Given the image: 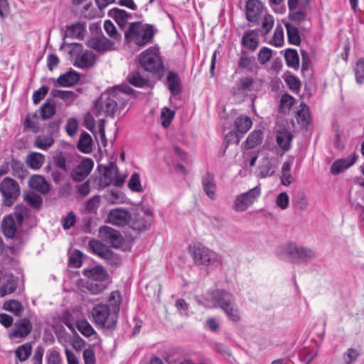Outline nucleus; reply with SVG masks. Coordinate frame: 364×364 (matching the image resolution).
<instances>
[{
    "mask_svg": "<svg viewBox=\"0 0 364 364\" xmlns=\"http://www.w3.org/2000/svg\"><path fill=\"white\" fill-rule=\"evenodd\" d=\"M297 121L299 123L306 125L309 122L310 114L307 105L301 102L297 111Z\"/></svg>",
    "mask_w": 364,
    "mask_h": 364,
    "instance_id": "obj_49",
    "label": "nucleus"
},
{
    "mask_svg": "<svg viewBox=\"0 0 364 364\" xmlns=\"http://www.w3.org/2000/svg\"><path fill=\"white\" fill-rule=\"evenodd\" d=\"M100 204V197L96 195L91 198L85 204V210L88 213H96Z\"/></svg>",
    "mask_w": 364,
    "mask_h": 364,
    "instance_id": "obj_64",
    "label": "nucleus"
},
{
    "mask_svg": "<svg viewBox=\"0 0 364 364\" xmlns=\"http://www.w3.org/2000/svg\"><path fill=\"white\" fill-rule=\"evenodd\" d=\"M47 364H63L60 353L55 349L49 350L46 355Z\"/></svg>",
    "mask_w": 364,
    "mask_h": 364,
    "instance_id": "obj_59",
    "label": "nucleus"
},
{
    "mask_svg": "<svg viewBox=\"0 0 364 364\" xmlns=\"http://www.w3.org/2000/svg\"><path fill=\"white\" fill-rule=\"evenodd\" d=\"M284 26L287 29L289 43L299 46L301 43L299 29L290 23H285Z\"/></svg>",
    "mask_w": 364,
    "mask_h": 364,
    "instance_id": "obj_39",
    "label": "nucleus"
},
{
    "mask_svg": "<svg viewBox=\"0 0 364 364\" xmlns=\"http://www.w3.org/2000/svg\"><path fill=\"white\" fill-rule=\"evenodd\" d=\"M155 33L156 29L153 26L134 22L129 26L124 38L127 43L143 47L152 42Z\"/></svg>",
    "mask_w": 364,
    "mask_h": 364,
    "instance_id": "obj_3",
    "label": "nucleus"
},
{
    "mask_svg": "<svg viewBox=\"0 0 364 364\" xmlns=\"http://www.w3.org/2000/svg\"><path fill=\"white\" fill-rule=\"evenodd\" d=\"M295 99L289 94L282 96L279 105V112L282 113L288 112L294 105Z\"/></svg>",
    "mask_w": 364,
    "mask_h": 364,
    "instance_id": "obj_50",
    "label": "nucleus"
},
{
    "mask_svg": "<svg viewBox=\"0 0 364 364\" xmlns=\"http://www.w3.org/2000/svg\"><path fill=\"white\" fill-rule=\"evenodd\" d=\"M54 141L53 136L51 134L38 135L35 138L34 146L46 151L53 146Z\"/></svg>",
    "mask_w": 364,
    "mask_h": 364,
    "instance_id": "obj_38",
    "label": "nucleus"
},
{
    "mask_svg": "<svg viewBox=\"0 0 364 364\" xmlns=\"http://www.w3.org/2000/svg\"><path fill=\"white\" fill-rule=\"evenodd\" d=\"M254 83L255 81L252 77H242L237 82V90L242 92L251 91L252 90Z\"/></svg>",
    "mask_w": 364,
    "mask_h": 364,
    "instance_id": "obj_54",
    "label": "nucleus"
},
{
    "mask_svg": "<svg viewBox=\"0 0 364 364\" xmlns=\"http://www.w3.org/2000/svg\"><path fill=\"white\" fill-rule=\"evenodd\" d=\"M108 15L115 20L120 28H123L126 26L129 18V15L126 11L117 8L109 10Z\"/></svg>",
    "mask_w": 364,
    "mask_h": 364,
    "instance_id": "obj_33",
    "label": "nucleus"
},
{
    "mask_svg": "<svg viewBox=\"0 0 364 364\" xmlns=\"http://www.w3.org/2000/svg\"><path fill=\"white\" fill-rule=\"evenodd\" d=\"M259 176L262 178L271 176L274 173V166L268 159H265L258 168Z\"/></svg>",
    "mask_w": 364,
    "mask_h": 364,
    "instance_id": "obj_42",
    "label": "nucleus"
},
{
    "mask_svg": "<svg viewBox=\"0 0 364 364\" xmlns=\"http://www.w3.org/2000/svg\"><path fill=\"white\" fill-rule=\"evenodd\" d=\"M50 95L53 97H58L61 99L68 106L72 105L78 97L76 92L57 89H53L50 91Z\"/></svg>",
    "mask_w": 364,
    "mask_h": 364,
    "instance_id": "obj_29",
    "label": "nucleus"
},
{
    "mask_svg": "<svg viewBox=\"0 0 364 364\" xmlns=\"http://www.w3.org/2000/svg\"><path fill=\"white\" fill-rule=\"evenodd\" d=\"M77 330L85 337L98 338L97 332L87 320L78 321L76 324Z\"/></svg>",
    "mask_w": 364,
    "mask_h": 364,
    "instance_id": "obj_40",
    "label": "nucleus"
},
{
    "mask_svg": "<svg viewBox=\"0 0 364 364\" xmlns=\"http://www.w3.org/2000/svg\"><path fill=\"white\" fill-rule=\"evenodd\" d=\"M166 85L173 95H178L182 92V84L179 75L173 72L169 71L166 77Z\"/></svg>",
    "mask_w": 364,
    "mask_h": 364,
    "instance_id": "obj_21",
    "label": "nucleus"
},
{
    "mask_svg": "<svg viewBox=\"0 0 364 364\" xmlns=\"http://www.w3.org/2000/svg\"><path fill=\"white\" fill-rule=\"evenodd\" d=\"M95 62V55L91 50H85L78 53L75 58L74 65L82 69L92 67Z\"/></svg>",
    "mask_w": 364,
    "mask_h": 364,
    "instance_id": "obj_20",
    "label": "nucleus"
},
{
    "mask_svg": "<svg viewBox=\"0 0 364 364\" xmlns=\"http://www.w3.org/2000/svg\"><path fill=\"white\" fill-rule=\"evenodd\" d=\"M85 27L80 23L67 27L66 36L73 38L81 39L84 36Z\"/></svg>",
    "mask_w": 364,
    "mask_h": 364,
    "instance_id": "obj_41",
    "label": "nucleus"
},
{
    "mask_svg": "<svg viewBox=\"0 0 364 364\" xmlns=\"http://www.w3.org/2000/svg\"><path fill=\"white\" fill-rule=\"evenodd\" d=\"M264 6L259 0H247L245 6L246 18L248 21L256 23L260 18Z\"/></svg>",
    "mask_w": 364,
    "mask_h": 364,
    "instance_id": "obj_17",
    "label": "nucleus"
},
{
    "mask_svg": "<svg viewBox=\"0 0 364 364\" xmlns=\"http://www.w3.org/2000/svg\"><path fill=\"white\" fill-rule=\"evenodd\" d=\"M121 301L120 293L115 291L110 294L107 304L95 305L91 311L94 323L102 328L114 329L117 327Z\"/></svg>",
    "mask_w": 364,
    "mask_h": 364,
    "instance_id": "obj_2",
    "label": "nucleus"
},
{
    "mask_svg": "<svg viewBox=\"0 0 364 364\" xmlns=\"http://www.w3.org/2000/svg\"><path fill=\"white\" fill-rule=\"evenodd\" d=\"M28 186L43 194L50 191V186L45 178L38 174H34L29 178Z\"/></svg>",
    "mask_w": 364,
    "mask_h": 364,
    "instance_id": "obj_22",
    "label": "nucleus"
},
{
    "mask_svg": "<svg viewBox=\"0 0 364 364\" xmlns=\"http://www.w3.org/2000/svg\"><path fill=\"white\" fill-rule=\"evenodd\" d=\"M99 236L103 241L110 244L114 247H119L122 244L123 238L120 233L110 227H100Z\"/></svg>",
    "mask_w": 364,
    "mask_h": 364,
    "instance_id": "obj_14",
    "label": "nucleus"
},
{
    "mask_svg": "<svg viewBox=\"0 0 364 364\" xmlns=\"http://www.w3.org/2000/svg\"><path fill=\"white\" fill-rule=\"evenodd\" d=\"M114 43L112 41L108 39L104 35H101L90 38L88 41V46L97 51L104 52L110 49Z\"/></svg>",
    "mask_w": 364,
    "mask_h": 364,
    "instance_id": "obj_19",
    "label": "nucleus"
},
{
    "mask_svg": "<svg viewBox=\"0 0 364 364\" xmlns=\"http://www.w3.org/2000/svg\"><path fill=\"white\" fill-rule=\"evenodd\" d=\"M45 159V156L43 154L33 151L26 156L25 163L31 169L38 170L43 166Z\"/></svg>",
    "mask_w": 364,
    "mask_h": 364,
    "instance_id": "obj_27",
    "label": "nucleus"
},
{
    "mask_svg": "<svg viewBox=\"0 0 364 364\" xmlns=\"http://www.w3.org/2000/svg\"><path fill=\"white\" fill-rule=\"evenodd\" d=\"M88 246L92 252L102 258L108 252L109 248L96 240H92L89 242Z\"/></svg>",
    "mask_w": 364,
    "mask_h": 364,
    "instance_id": "obj_46",
    "label": "nucleus"
},
{
    "mask_svg": "<svg viewBox=\"0 0 364 364\" xmlns=\"http://www.w3.org/2000/svg\"><path fill=\"white\" fill-rule=\"evenodd\" d=\"M262 131L260 129L254 130L249 134L245 141L244 142L245 148L247 149L255 148L262 143Z\"/></svg>",
    "mask_w": 364,
    "mask_h": 364,
    "instance_id": "obj_31",
    "label": "nucleus"
},
{
    "mask_svg": "<svg viewBox=\"0 0 364 364\" xmlns=\"http://www.w3.org/2000/svg\"><path fill=\"white\" fill-rule=\"evenodd\" d=\"M210 301L214 307L222 309L230 320L234 322L240 321V310L232 294L225 290L216 289L210 293Z\"/></svg>",
    "mask_w": 364,
    "mask_h": 364,
    "instance_id": "obj_5",
    "label": "nucleus"
},
{
    "mask_svg": "<svg viewBox=\"0 0 364 364\" xmlns=\"http://www.w3.org/2000/svg\"><path fill=\"white\" fill-rule=\"evenodd\" d=\"M152 212L149 210H144L138 212L133 220V229L144 231L151 226L153 222Z\"/></svg>",
    "mask_w": 364,
    "mask_h": 364,
    "instance_id": "obj_16",
    "label": "nucleus"
},
{
    "mask_svg": "<svg viewBox=\"0 0 364 364\" xmlns=\"http://www.w3.org/2000/svg\"><path fill=\"white\" fill-rule=\"evenodd\" d=\"M80 80V74L74 70L60 75L58 78H50V81L54 87H70L75 85Z\"/></svg>",
    "mask_w": 364,
    "mask_h": 364,
    "instance_id": "obj_13",
    "label": "nucleus"
},
{
    "mask_svg": "<svg viewBox=\"0 0 364 364\" xmlns=\"http://www.w3.org/2000/svg\"><path fill=\"white\" fill-rule=\"evenodd\" d=\"M360 356V352L358 350L350 348L343 354V359L345 364H353Z\"/></svg>",
    "mask_w": 364,
    "mask_h": 364,
    "instance_id": "obj_57",
    "label": "nucleus"
},
{
    "mask_svg": "<svg viewBox=\"0 0 364 364\" xmlns=\"http://www.w3.org/2000/svg\"><path fill=\"white\" fill-rule=\"evenodd\" d=\"M128 81L132 85L137 87H144L148 85V81L137 71L132 72L128 75Z\"/></svg>",
    "mask_w": 364,
    "mask_h": 364,
    "instance_id": "obj_47",
    "label": "nucleus"
},
{
    "mask_svg": "<svg viewBox=\"0 0 364 364\" xmlns=\"http://www.w3.org/2000/svg\"><path fill=\"white\" fill-rule=\"evenodd\" d=\"M82 274L86 277L94 281H105L107 278V272L102 266H95L90 269H85Z\"/></svg>",
    "mask_w": 364,
    "mask_h": 364,
    "instance_id": "obj_28",
    "label": "nucleus"
},
{
    "mask_svg": "<svg viewBox=\"0 0 364 364\" xmlns=\"http://www.w3.org/2000/svg\"><path fill=\"white\" fill-rule=\"evenodd\" d=\"M270 44L275 47H281L284 44V30L281 25H277L274 36L270 41Z\"/></svg>",
    "mask_w": 364,
    "mask_h": 364,
    "instance_id": "obj_53",
    "label": "nucleus"
},
{
    "mask_svg": "<svg viewBox=\"0 0 364 364\" xmlns=\"http://www.w3.org/2000/svg\"><path fill=\"white\" fill-rule=\"evenodd\" d=\"M131 219V214L129 211L123 209H114L108 214V220L110 223L117 226L126 225Z\"/></svg>",
    "mask_w": 364,
    "mask_h": 364,
    "instance_id": "obj_18",
    "label": "nucleus"
},
{
    "mask_svg": "<svg viewBox=\"0 0 364 364\" xmlns=\"http://www.w3.org/2000/svg\"><path fill=\"white\" fill-rule=\"evenodd\" d=\"M275 252L279 259H287L295 263L309 262L315 256L313 250L291 242L279 245L276 249Z\"/></svg>",
    "mask_w": 364,
    "mask_h": 364,
    "instance_id": "obj_4",
    "label": "nucleus"
},
{
    "mask_svg": "<svg viewBox=\"0 0 364 364\" xmlns=\"http://www.w3.org/2000/svg\"><path fill=\"white\" fill-rule=\"evenodd\" d=\"M259 44L258 31L249 30L245 32L242 38V45L250 50L254 51Z\"/></svg>",
    "mask_w": 364,
    "mask_h": 364,
    "instance_id": "obj_24",
    "label": "nucleus"
},
{
    "mask_svg": "<svg viewBox=\"0 0 364 364\" xmlns=\"http://www.w3.org/2000/svg\"><path fill=\"white\" fill-rule=\"evenodd\" d=\"M133 91L132 88L126 85L107 90L95 101V107L98 114L103 112L106 116L114 117L118 109L124 108L129 95Z\"/></svg>",
    "mask_w": 364,
    "mask_h": 364,
    "instance_id": "obj_1",
    "label": "nucleus"
},
{
    "mask_svg": "<svg viewBox=\"0 0 364 364\" xmlns=\"http://www.w3.org/2000/svg\"><path fill=\"white\" fill-rule=\"evenodd\" d=\"M354 73L356 83L362 85L364 82V58L358 59L356 62Z\"/></svg>",
    "mask_w": 364,
    "mask_h": 364,
    "instance_id": "obj_52",
    "label": "nucleus"
},
{
    "mask_svg": "<svg viewBox=\"0 0 364 364\" xmlns=\"http://www.w3.org/2000/svg\"><path fill=\"white\" fill-rule=\"evenodd\" d=\"M11 174L14 177L20 181H23L28 175V171L25 167L23 163L16 159L11 158L10 160Z\"/></svg>",
    "mask_w": 364,
    "mask_h": 364,
    "instance_id": "obj_25",
    "label": "nucleus"
},
{
    "mask_svg": "<svg viewBox=\"0 0 364 364\" xmlns=\"http://www.w3.org/2000/svg\"><path fill=\"white\" fill-rule=\"evenodd\" d=\"M203 188L207 196L214 200L215 198L216 183L214 176L212 173H206L202 178Z\"/></svg>",
    "mask_w": 364,
    "mask_h": 364,
    "instance_id": "obj_26",
    "label": "nucleus"
},
{
    "mask_svg": "<svg viewBox=\"0 0 364 364\" xmlns=\"http://www.w3.org/2000/svg\"><path fill=\"white\" fill-rule=\"evenodd\" d=\"M102 258L107 262V264L114 267H117L121 264V259L119 255L110 249H109L105 256Z\"/></svg>",
    "mask_w": 364,
    "mask_h": 364,
    "instance_id": "obj_63",
    "label": "nucleus"
},
{
    "mask_svg": "<svg viewBox=\"0 0 364 364\" xmlns=\"http://www.w3.org/2000/svg\"><path fill=\"white\" fill-rule=\"evenodd\" d=\"M104 28L106 33L112 38L119 40L121 37L120 34L117 32V28L114 23L110 20H106L104 23Z\"/></svg>",
    "mask_w": 364,
    "mask_h": 364,
    "instance_id": "obj_60",
    "label": "nucleus"
},
{
    "mask_svg": "<svg viewBox=\"0 0 364 364\" xmlns=\"http://www.w3.org/2000/svg\"><path fill=\"white\" fill-rule=\"evenodd\" d=\"M55 102L53 99H47L40 109L41 117L43 119L51 118L55 114Z\"/></svg>",
    "mask_w": 364,
    "mask_h": 364,
    "instance_id": "obj_36",
    "label": "nucleus"
},
{
    "mask_svg": "<svg viewBox=\"0 0 364 364\" xmlns=\"http://www.w3.org/2000/svg\"><path fill=\"white\" fill-rule=\"evenodd\" d=\"M94 166L92 159L85 158L71 171V177L75 181H82L90 174Z\"/></svg>",
    "mask_w": 364,
    "mask_h": 364,
    "instance_id": "obj_12",
    "label": "nucleus"
},
{
    "mask_svg": "<svg viewBox=\"0 0 364 364\" xmlns=\"http://www.w3.org/2000/svg\"><path fill=\"white\" fill-rule=\"evenodd\" d=\"M141 66L147 72L160 73L164 70V62L159 48L156 46L149 47L143 51L139 57Z\"/></svg>",
    "mask_w": 364,
    "mask_h": 364,
    "instance_id": "obj_6",
    "label": "nucleus"
},
{
    "mask_svg": "<svg viewBox=\"0 0 364 364\" xmlns=\"http://www.w3.org/2000/svg\"><path fill=\"white\" fill-rule=\"evenodd\" d=\"M293 203L296 207L300 210H304L308 206V200L305 194L302 192L296 193L293 198Z\"/></svg>",
    "mask_w": 364,
    "mask_h": 364,
    "instance_id": "obj_62",
    "label": "nucleus"
},
{
    "mask_svg": "<svg viewBox=\"0 0 364 364\" xmlns=\"http://www.w3.org/2000/svg\"><path fill=\"white\" fill-rule=\"evenodd\" d=\"M274 17L269 14H267L264 16L262 21V26L259 29L261 33L264 36L269 33V32L272 30L274 26ZM259 31V30H257Z\"/></svg>",
    "mask_w": 364,
    "mask_h": 364,
    "instance_id": "obj_51",
    "label": "nucleus"
},
{
    "mask_svg": "<svg viewBox=\"0 0 364 364\" xmlns=\"http://www.w3.org/2000/svg\"><path fill=\"white\" fill-rule=\"evenodd\" d=\"M3 307L5 310L12 312L17 316H21L23 311V307L22 304L16 300H9L5 301Z\"/></svg>",
    "mask_w": 364,
    "mask_h": 364,
    "instance_id": "obj_45",
    "label": "nucleus"
},
{
    "mask_svg": "<svg viewBox=\"0 0 364 364\" xmlns=\"http://www.w3.org/2000/svg\"><path fill=\"white\" fill-rule=\"evenodd\" d=\"M77 149L82 153L88 154L92 150V139L91 136L84 132L81 134L78 143Z\"/></svg>",
    "mask_w": 364,
    "mask_h": 364,
    "instance_id": "obj_34",
    "label": "nucleus"
},
{
    "mask_svg": "<svg viewBox=\"0 0 364 364\" xmlns=\"http://www.w3.org/2000/svg\"><path fill=\"white\" fill-rule=\"evenodd\" d=\"M192 255L198 265L218 267L222 264L220 255L201 245H194Z\"/></svg>",
    "mask_w": 364,
    "mask_h": 364,
    "instance_id": "obj_7",
    "label": "nucleus"
},
{
    "mask_svg": "<svg viewBox=\"0 0 364 364\" xmlns=\"http://www.w3.org/2000/svg\"><path fill=\"white\" fill-rule=\"evenodd\" d=\"M175 115L174 111L167 107H164L161 114V124L164 127H168Z\"/></svg>",
    "mask_w": 364,
    "mask_h": 364,
    "instance_id": "obj_58",
    "label": "nucleus"
},
{
    "mask_svg": "<svg viewBox=\"0 0 364 364\" xmlns=\"http://www.w3.org/2000/svg\"><path fill=\"white\" fill-rule=\"evenodd\" d=\"M32 346L30 343H26L19 346L15 350V355L21 362L26 361L31 354Z\"/></svg>",
    "mask_w": 364,
    "mask_h": 364,
    "instance_id": "obj_44",
    "label": "nucleus"
},
{
    "mask_svg": "<svg viewBox=\"0 0 364 364\" xmlns=\"http://www.w3.org/2000/svg\"><path fill=\"white\" fill-rule=\"evenodd\" d=\"M292 139L293 136L291 132L286 129H281L277 132V143L284 151L290 149Z\"/></svg>",
    "mask_w": 364,
    "mask_h": 364,
    "instance_id": "obj_30",
    "label": "nucleus"
},
{
    "mask_svg": "<svg viewBox=\"0 0 364 364\" xmlns=\"http://www.w3.org/2000/svg\"><path fill=\"white\" fill-rule=\"evenodd\" d=\"M261 194V188L257 186L248 191L236 196L234 200L233 209L237 212L245 211Z\"/></svg>",
    "mask_w": 364,
    "mask_h": 364,
    "instance_id": "obj_10",
    "label": "nucleus"
},
{
    "mask_svg": "<svg viewBox=\"0 0 364 364\" xmlns=\"http://www.w3.org/2000/svg\"><path fill=\"white\" fill-rule=\"evenodd\" d=\"M83 262V254L79 250H75L69 258V263L73 267H80Z\"/></svg>",
    "mask_w": 364,
    "mask_h": 364,
    "instance_id": "obj_61",
    "label": "nucleus"
},
{
    "mask_svg": "<svg viewBox=\"0 0 364 364\" xmlns=\"http://www.w3.org/2000/svg\"><path fill=\"white\" fill-rule=\"evenodd\" d=\"M36 113H28L24 121V127L26 129L31 130L36 133L39 130V122Z\"/></svg>",
    "mask_w": 364,
    "mask_h": 364,
    "instance_id": "obj_43",
    "label": "nucleus"
},
{
    "mask_svg": "<svg viewBox=\"0 0 364 364\" xmlns=\"http://www.w3.org/2000/svg\"><path fill=\"white\" fill-rule=\"evenodd\" d=\"M358 154L354 152L347 157L340 158L335 160L330 167L331 173L336 176L345 171L353 166L358 161Z\"/></svg>",
    "mask_w": 364,
    "mask_h": 364,
    "instance_id": "obj_11",
    "label": "nucleus"
},
{
    "mask_svg": "<svg viewBox=\"0 0 364 364\" xmlns=\"http://www.w3.org/2000/svg\"><path fill=\"white\" fill-rule=\"evenodd\" d=\"M238 69L247 72H253L257 68V63L253 56H250L245 50H242L237 62Z\"/></svg>",
    "mask_w": 364,
    "mask_h": 364,
    "instance_id": "obj_23",
    "label": "nucleus"
},
{
    "mask_svg": "<svg viewBox=\"0 0 364 364\" xmlns=\"http://www.w3.org/2000/svg\"><path fill=\"white\" fill-rule=\"evenodd\" d=\"M125 181V176L119 173L117 166L110 163L104 169L103 173L98 179V185L101 188H106L112 185L114 187H121Z\"/></svg>",
    "mask_w": 364,
    "mask_h": 364,
    "instance_id": "obj_9",
    "label": "nucleus"
},
{
    "mask_svg": "<svg viewBox=\"0 0 364 364\" xmlns=\"http://www.w3.org/2000/svg\"><path fill=\"white\" fill-rule=\"evenodd\" d=\"M288 18L297 23L304 21L307 18L306 9L289 10Z\"/></svg>",
    "mask_w": 364,
    "mask_h": 364,
    "instance_id": "obj_48",
    "label": "nucleus"
},
{
    "mask_svg": "<svg viewBox=\"0 0 364 364\" xmlns=\"http://www.w3.org/2000/svg\"><path fill=\"white\" fill-rule=\"evenodd\" d=\"M2 231L9 238H13L16 232V223L12 216H6L2 221Z\"/></svg>",
    "mask_w": 364,
    "mask_h": 364,
    "instance_id": "obj_32",
    "label": "nucleus"
},
{
    "mask_svg": "<svg viewBox=\"0 0 364 364\" xmlns=\"http://www.w3.org/2000/svg\"><path fill=\"white\" fill-rule=\"evenodd\" d=\"M0 193L4 205L11 207L20 196V186L14 178L6 176L0 181Z\"/></svg>",
    "mask_w": 364,
    "mask_h": 364,
    "instance_id": "obj_8",
    "label": "nucleus"
},
{
    "mask_svg": "<svg viewBox=\"0 0 364 364\" xmlns=\"http://www.w3.org/2000/svg\"><path fill=\"white\" fill-rule=\"evenodd\" d=\"M24 200L27 204L34 208H39L42 205L41 197L33 192H29L25 194Z\"/></svg>",
    "mask_w": 364,
    "mask_h": 364,
    "instance_id": "obj_56",
    "label": "nucleus"
},
{
    "mask_svg": "<svg viewBox=\"0 0 364 364\" xmlns=\"http://www.w3.org/2000/svg\"><path fill=\"white\" fill-rule=\"evenodd\" d=\"M234 125L235 129L244 136L252 127V122L249 117L240 116L236 118Z\"/></svg>",
    "mask_w": 364,
    "mask_h": 364,
    "instance_id": "obj_35",
    "label": "nucleus"
},
{
    "mask_svg": "<svg viewBox=\"0 0 364 364\" xmlns=\"http://www.w3.org/2000/svg\"><path fill=\"white\" fill-rule=\"evenodd\" d=\"M32 328V323L28 318H21L15 322L14 328L9 333V338L11 339L25 338L31 333Z\"/></svg>",
    "mask_w": 364,
    "mask_h": 364,
    "instance_id": "obj_15",
    "label": "nucleus"
},
{
    "mask_svg": "<svg viewBox=\"0 0 364 364\" xmlns=\"http://www.w3.org/2000/svg\"><path fill=\"white\" fill-rule=\"evenodd\" d=\"M128 187L133 192L140 193L143 191L140 176L137 173H134L128 182Z\"/></svg>",
    "mask_w": 364,
    "mask_h": 364,
    "instance_id": "obj_55",
    "label": "nucleus"
},
{
    "mask_svg": "<svg viewBox=\"0 0 364 364\" xmlns=\"http://www.w3.org/2000/svg\"><path fill=\"white\" fill-rule=\"evenodd\" d=\"M284 59L287 65L293 69H298L299 67V57L296 49L287 48L285 50Z\"/></svg>",
    "mask_w": 364,
    "mask_h": 364,
    "instance_id": "obj_37",
    "label": "nucleus"
}]
</instances>
